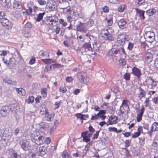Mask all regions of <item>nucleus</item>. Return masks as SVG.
Instances as JSON below:
<instances>
[{"mask_svg": "<svg viewBox=\"0 0 158 158\" xmlns=\"http://www.w3.org/2000/svg\"><path fill=\"white\" fill-rule=\"evenodd\" d=\"M109 56L114 61L118 60L119 62L118 64L120 66H124L126 65V61L123 58L121 57L120 53L118 50L113 48L109 52Z\"/></svg>", "mask_w": 158, "mask_h": 158, "instance_id": "nucleus-1", "label": "nucleus"}, {"mask_svg": "<svg viewBox=\"0 0 158 158\" xmlns=\"http://www.w3.org/2000/svg\"><path fill=\"white\" fill-rule=\"evenodd\" d=\"M17 106L13 104L10 106H6L2 107L0 110V114L2 117L7 116L10 112H15L17 110Z\"/></svg>", "mask_w": 158, "mask_h": 158, "instance_id": "nucleus-2", "label": "nucleus"}, {"mask_svg": "<svg viewBox=\"0 0 158 158\" xmlns=\"http://www.w3.org/2000/svg\"><path fill=\"white\" fill-rule=\"evenodd\" d=\"M31 137L32 141L38 145H41L43 143L44 137L42 135H40L39 131L31 133Z\"/></svg>", "mask_w": 158, "mask_h": 158, "instance_id": "nucleus-3", "label": "nucleus"}, {"mask_svg": "<svg viewBox=\"0 0 158 158\" xmlns=\"http://www.w3.org/2000/svg\"><path fill=\"white\" fill-rule=\"evenodd\" d=\"M148 28H146L145 29L146 40L148 42L152 43L153 42L155 39V35L154 33L150 31H147Z\"/></svg>", "mask_w": 158, "mask_h": 158, "instance_id": "nucleus-4", "label": "nucleus"}, {"mask_svg": "<svg viewBox=\"0 0 158 158\" xmlns=\"http://www.w3.org/2000/svg\"><path fill=\"white\" fill-rule=\"evenodd\" d=\"M129 102V101L128 100L124 99L123 100L120 109V111L121 114H123L124 113H128L129 110L128 105V103Z\"/></svg>", "mask_w": 158, "mask_h": 158, "instance_id": "nucleus-5", "label": "nucleus"}, {"mask_svg": "<svg viewBox=\"0 0 158 158\" xmlns=\"http://www.w3.org/2000/svg\"><path fill=\"white\" fill-rule=\"evenodd\" d=\"M56 22L54 20L47 19L43 21L41 23L42 25L48 26L49 28L52 29L53 26L56 25Z\"/></svg>", "mask_w": 158, "mask_h": 158, "instance_id": "nucleus-6", "label": "nucleus"}, {"mask_svg": "<svg viewBox=\"0 0 158 158\" xmlns=\"http://www.w3.org/2000/svg\"><path fill=\"white\" fill-rule=\"evenodd\" d=\"M0 22L2 25L7 29H10L13 26L12 23L7 19L5 18L0 19Z\"/></svg>", "mask_w": 158, "mask_h": 158, "instance_id": "nucleus-7", "label": "nucleus"}, {"mask_svg": "<svg viewBox=\"0 0 158 158\" xmlns=\"http://www.w3.org/2000/svg\"><path fill=\"white\" fill-rule=\"evenodd\" d=\"M77 78L81 83H86L89 81V79L86 77V74L84 72L79 73L77 75Z\"/></svg>", "mask_w": 158, "mask_h": 158, "instance_id": "nucleus-8", "label": "nucleus"}, {"mask_svg": "<svg viewBox=\"0 0 158 158\" xmlns=\"http://www.w3.org/2000/svg\"><path fill=\"white\" fill-rule=\"evenodd\" d=\"M6 153L9 156L10 158H22L21 155L12 149H9L6 152Z\"/></svg>", "mask_w": 158, "mask_h": 158, "instance_id": "nucleus-9", "label": "nucleus"}, {"mask_svg": "<svg viewBox=\"0 0 158 158\" xmlns=\"http://www.w3.org/2000/svg\"><path fill=\"white\" fill-rule=\"evenodd\" d=\"M126 34L123 33L119 34L117 36V41L121 45H123L126 40Z\"/></svg>", "mask_w": 158, "mask_h": 158, "instance_id": "nucleus-10", "label": "nucleus"}, {"mask_svg": "<svg viewBox=\"0 0 158 158\" xmlns=\"http://www.w3.org/2000/svg\"><path fill=\"white\" fill-rule=\"evenodd\" d=\"M20 144L21 148L24 151L30 149L31 148V144L30 142L27 140H23L20 141Z\"/></svg>", "mask_w": 158, "mask_h": 158, "instance_id": "nucleus-11", "label": "nucleus"}, {"mask_svg": "<svg viewBox=\"0 0 158 158\" xmlns=\"http://www.w3.org/2000/svg\"><path fill=\"white\" fill-rule=\"evenodd\" d=\"M92 52L98 51L99 50L100 44L98 41H94L92 43Z\"/></svg>", "mask_w": 158, "mask_h": 158, "instance_id": "nucleus-12", "label": "nucleus"}, {"mask_svg": "<svg viewBox=\"0 0 158 158\" xmlns=\"http://www.w3.org/2000/svg\"><path fill=\"white\" fill-rule=\"evenodd\" d=\"M83 50L85 52L88 51L92 52V47L89 43H85L82 46V51H83Z\"/></svg>", "mask_w": 158, "mask_h": 158, "instance_id": "nucleus-13", "label": "nucleus"}, {"mask_svg": "<svg viewBox=\"0 0 158 158\" xmlns=\"http://www.w3.org/2000/svg\"><path fill=\"white\" fill-rule=\"evenodd\" d=\"M117 117L115 116H111L110 117L109 119V123L107 124V125L108 126L109 125H112L116 124L117 123Z\"/></svg>", "mask_w": 158, "mask_h": 158, "instance_id": "nucleus-14", "label": "nucleus"}, {"mask_svg": "<svg viewBox=\"0 0 158 158\" xmlns=\"http://www.w3.org/2000/svg\"><path fill=\"white\" fill-rule=\"evenodd\" d=\"M104 35H105L103 36L104 39L106 40L110 41H113L114 39V38L113 36V35L104 33Z\"/></svg>", "mask_w": 158, "mask_h": 158, "instance_id": "nucleus-15", "label": "nucleus"}, {"mask_svg": "<svg viewBox=\"0 0 158 158\" xmlns=\"http://www.w3.org/2000/svg\"><path fill=\"white\" fill-rule=\"evenodd\" d=\"M40 56L43 59H46L49 56V53L48 52L41 51L39 53Z\"/></svg>", "mask_w": 158, "mask_h": 158, "instance_id": "nucleus-16", "label": "nucleus"}, {"mask_svg": "<svg viewBox=\"0 0 158 158\" xmlns=\"http://www.w3.org/2000/svg\"><path fill=\"white\" fill-rule=\"evenodd\" d=\"M3 81L9 85H15L17 84V82L15 81H12L11 79L8 78H4L3 79Z\"/></svg>", "mask_w": 158, "mask_h": 158, "instance_id": "nucleus-17", "label": "nucleus"}, {"mask_svg": "<svg viewBox=\"0 0 158 158\" xmlns=\"http://www.w3.org/2000/svg\"><path fill=\"white\" fill-rule=\"evenodd\" d=\"M146 60L148 62L150 63L152 61V55L151 52H147L145 54Z\"/></svg>", "mask_w": 158, "mask_h": 158, "instance_id": "nucleus-18", "label": "nucleus"}, {"mask_svg": "<svg viewBox=\"0 0 158 158\" xmlns=\"http://www.w3.org/2000/svg\"><path fill=\"white\" fill-rule=\"evenodd\" d=\"M45 112L44 113L45 114V116L47 120L49 122H51L53 118V116H52V114H49L47 112L48 110L46 109H44Z\"/></svg>", "mask_w": 158, "mask_h": 158, "instance_id": "nucleus-19", "label": "nucleus"}, {"mask_svg": "<svg viewBox=\"0 0 158 158\" xmlns=\"http://www.w3.org/2000/svg\"><path fill=\"white\" fill-rule=\"evenodd\" d=\"M126 22L123 19H121L118 22V24L119 27L122 29L126 27Z\"/></svg>", "mask_w": 158, "mask_h": 158, "instance_id": "nucleus-20", "label": "nucleus"}, {"mask_svg": "<svg viewBox=\"0 0 158 158\" xmlns=\"http://www.w3.org/2000/svg\"><path fill=\"white\" fill-rule=\"evenodd\" d=\"M135 10L139 16H140V18L142 19H144L145 18L144 16L145 12L138 8L135 9Z\"/></svg>", "mask_w": 158, "mask_h": 158, "instance_id": "nucleus-21", "label": "nucleus"}, {"mask_svg": "<svg viewBox=\"0 0 158 158\" xmlns=\"http://www.w3.org/2000/svg\"><path fill=\"white\" fill-rule=\"evenodd\" d=\"M139 91L138 92V96L141 99L142 98L144 97L146 94V92L144 91L142 88L139 87L138 88Z\"/></svg>", "mask_w": 158, "mask_h": 158, "instance_id": "nucleus-22", "label": "nucleus"}, {"mask_svg": "<svg viewBox=\"0 0 158 158\" xmlns=\"http://www.w3.org/2000/svg\"><path fill=\"white\" fill-rule=\"evenodd\" d=\"M144 110H145L144 107L143 106L141 109L140 112L139 114H138L137 115L136 119H137V122H139L141 121V120L142 119L143 112H144Z\"/></svg>", "mask_w": 158, "mask_h": 158, "instance_id": "nucleus-23", "label": "nucleus"}, {"mask_svg": "<svg viewBox=\"0 0 158 158\" xmlns=\"http://www.w3.org/2000/svg\"><path fill=\"white\" fill-rule=\"evenodd\" d=\"M133 73L138 77H139L141 75L140 70L139 69L134 67L132 69Z\"/></svg>", "mask_w": 158, "mask_h": 158, "instance_id": "nucleus-24", "label": "nucleus"}, {"mask_svg": "<svg viewBox=\"0 0 158 158\" xmlns=\"http://www.w3.org/2000/svg\"><path fill=\"white\" fill-rule=\"evenodd\" d=\"M87 132H85L83 133L85 135L83 137V140L86 143L90 141V137L91 136L92 134H89L88 135H87Z\"/></svg>", "mask_w": 158, "mask_h": 158, "instance_id": "nucleus-25", "label": "nucleus"}, {"mask_svg": "<svg viewBox=\"0 0 158 158\" xmlns=\"http://www.w3.org/2000/svg\"><path fill=\"white\" fill-rule=\"evenodd\" d=\"M42 60L46 64H51L55 63L56 62V60H53L52 59H48V58L46 59H42Z\"/></svg>", "mask_w": 158, "mask_h": 158, "instance_id": "nucleus-26", "label": "nucleus"}, {"mask_svg": "<svg viewBox=\"0 0 158 158\" xmlns=\"http://www.w3.org/2000/svg\"><path fill=\"white\" fill-rule=\"evenodd\" d=\"M151 131H158V123L154 122L152 125L151 127Z\"/></svg>", "mask_w": 158, "mask_h": 158, "instance_id": "nucleus-27", "label": "nucleus"}, {"mask_svg": "<svg viewBox=\"0 0 158 158\" xmlns=\"http://www.w3.org/2000/svg\"><path fill=\"white\" fill-rule=\"evenodd\" d=\"M156 10L154 9H152L147 10L146 12L147 14L149 16L152 15L156 12Z\"/></svg>", "mask_w": 158, "mask_h": 158, "instance_id": "nucleus-28", "label": "nucleus"}, {"mask_svg": "<svg viewBox=\"0 0 158 158\" xmlns=\"http://www.w3.org/2000/svg\"><path fill=\"white\" fill-rule=\"evenodd\" d=\"M45 13H40L38 15H36L37 18L36 19V20L37 22H39L43 18L44 15Z\"/></svg>", "mask_w": 158, "mask_h": 158, "instance_id": "nucleus-29", "label": "nucleus"}, {"mask_svg": "<svg viewBox=\"0 0 158 158\" xmlns=\"http://www.w3.org/2000/svg\"><path fill=\"white\" fill-rule=\"evenodd\" d=\"M106 112L105 110H102L99 111V112L97 114L100 118H102V119H104L106 116L103 115V114H105Z\"/></svg>", "mask_w": 158, "mask_h": 158, "instance_id": "nucleus-30", "label": "nucleus"}, {"mask_svg": "<svg viewBox=\"0 0 158 158\" xmlns=\"http://www.w3.org/2000/svg\"><path fill=\"white\" fill-rule=\"evenodd\" d=\"M39 151L42 154H45L46 152V147L44 146H40L39 148Z\"/></svg>", "mask_w": 158, "mask_h": 158, "instance_id": "nucleus-31", "label": "nucleus"}, {"mask_svg": "<svg viewBox=\"0 0 158 158\" xmlns=\"http://www.w3.org/2000/svg\"><path fill=\"white\" fill-rule=\"evenodd\" d=\"M23 35L26 37H27L30 35V30H25L23 29Z\"/></svg>", "mask_w": 158, "mask_h": 158, "instance_id": "nucleus-32", "label": "nucleus"}, {"mask_svg": "<svg viewBox=\"0 0 158 158\" xmlns=\"http://www.w3.org/2000/svg\"><path fill=\"white\" fill-rule=\"evenodd\" d=\"M106 20L107 22L106 23V25L107 26L111 25L113 23L112 17H110L109 18H107L106 19Z\"/></svg>", "mask_w": 158, "mask_h": 158, "instance_id": "nucleus-33", "label": "nucleus"}, {"mask_svg": "<svg viewBox=\"0 0 158 158\" xmlns=\"http://www.w3.org/2000/svg\"><path fill=\"white\" fill-rule=\"evenodd\" d=\"M35 156V153H29L26 154L25 158H34Z\"/></svg>", "mask_w": 158, "mask_h": 158, "instance_id": "nucleus-34", "label": "nucleus"}, {"mask_svg": "<svg viewBox=\"0 0 158 158\" xmlns=\"http://www.w3.org/2000/svg\"><path fill=\"white\" fill-rule=\"evenodd\" d=\"M16 91L20 95H23L25 94L24 90L22 88H16Z\"/></svg>", "mask_w": 158, "mask_h": 158, "instance_id": "nucleus-35", "label": "nucleus"}, {"mask_svg": "<svg viewBox=\"0 0 158 158\" xmlns=\"http://www.w3.org/2000/svg\"><path fill=\"white\" fill-rule=\"evenodd\" d=\"M31 27L32 26L31 23L28 22L25 25L23 29L27 30H30Z\"/></svg>", "mask_w": 158, "mask_h": 158, "instance_id": "nucleus-36", "label": "nucleus"}, {"mask_svg": "<svg viewBox=\"0 0 158 158\" xmlns=\"http://www.w3.org/2000/svg\"><path fill=\"white\" fill-rule=\"evenodd\" d=\"M106 32L104 33H106L108 34L113 35L114 32V30L111 27H108L106 29Z\"/></svg>", "mask_w": 158, "mask_h": 158, "instance_id": "nucleus-37", "label": "nucleus"}, {"mask_svg": "<svg viewBox=\"0 0 158 158\" xmlns=\"http://www.w3.org/2000/svg\"><path fill=\"white\" fill-rule=\"evenodd\" d=\"M77 28L78 31H81L83 29V25L82 24L80 23L77 26Z\"/></svg>", "mask_w": 158, "mask_h": 158, "instance_id": "nucleus-38", "label": "nucleus"}, {"mask_svg": "<svg viewBox=\"0 0 158 158\" xmlns=\"http://www.w3.org/2000/svg\"><path fill=\"white\" fill-rule=\"evenodd\" d=\"M150 80L151 81V83L152 87L151 88L153 89L156 86V82L152 78H151Z\"/></svg>", "mask_w": 158, "mask_h": 158, "instance_id": "nucleus-39", "label": "nucleus"}, {"mask_svg": "<svg viewBox=\"0 0 158 158\" xmlns=\"http://www.w3.org/2000/svg\"><path fill=\"white\" fill-rule=\"evenodd\" d=\"M152 146L155 148H158V139H155L154 140Z\"/></svg>", "mask_w": 158, "mask_h": 158, "instance_id": "nucleus-40", "label": "nucleus"}, {"mask_svg": "<svg viewBox=\"0 0 158 158\" xmlns=\"http://www.w3.org/2000/svg\"><path fill=\"white\" fill-rule=\"evenodd\" d=\"M41 93L43 97H46L47 96V89L44 88L41 89Z\"/></svg>", "mask_w": 158, "mask_h": 158, "instance_id": "nucleus-41", "label": "nucleus"}, {"mask_svg": "<svg viewBox=\"0 0 158 158\" xmlns=\"http://www.w3.org/2000/svg\"><path fill=\"white\" fill-rule=\"evenodd\" d=\"M26 101L28 103L33 102L34 101V97L33 96L30 97L26 100Z\"/></svg>", "mask_w": 158, "mask_h": 158, "instance_id": "nucleus-42", "label": "nucleus"}, {"mask_svg": "<svg viewBox=\"0 0 158 158\" xmlns=\"http://www.w3.org/2000/svg\"><path fill=\"white\" fill-rule=\"evenodd\" d=\"M9 53V52L6 50L0 51V55L5 56Z\"/></svg>", "mask_w": 158, "mask_h": 158, "instance_id": "nucleus-43", "label": "nucleus"}, {"mask_svg": "<svg viewBox=\"0 0 158 158\" xmlns=\"http://www.w3.org/2000/svg\"><path fill=\"white\" fill-rule=\"evenodd\" d=\"M77 118L80 119L81 120H82L83 119H85V118H83V114H81V113L76 114H75Z\"/></svg>", "mask_w": 158, "mask_h": 158, "instance_id": "nucleus-44", "label": "nucleus"}, {"mask_svg": "<svg viewBox=\"0 0 158 158\" xmlns=\"http://www.w3.org/2000/svg\"><path fill=\"white\" fill-rule=\"evenodd\" d=\"M20 2L17 1L14 2L13 5V7L15 9L17 10V8L19 6V5L20 4Z\"/></svg>", "mask_w": 158, "mask_h": 158, "instance_id": "nucleus-45", "label": "nucleus"}, {"mask_svg": "<svg viewBox=\"0 0 158 158\" xmlns=\"http://www.w3.org/2000/svg\"><path fill=\"white\" fill-rule=\"evenodd\" d=\"M126 7V6L125 5H122L118 8V10L120 12H122L125 8Z\"/></svg>", "mask_w": 158, "mask_h": 158, "instance_id": "nucleus-46", "label": "nucleus"}, {"mask_svg": "<svg viewBox=\"0 0 158 158\" xmlns=\"http://www.w3.org/2000/svg\"><path fill=\"white\" fill-rule=\"evenodd\" d=\"M59 22L60 23L62 24V26L64 27L67 24V23L65 22L63 19H59Z\"/></svg>", "mask_w": 158, "mask_h": 158, "instance_id": "nucleus-47", "label": "nucleus"}, {"mask_svg": "<svg viewBox=\"0 0 158 158\" xmlns=\"http://www.w3.org/2000/svg\"><path fill=\"white\" fill-rule=\"evenodd\" d=\"M38 3L41 5H43L46 4V2L44 0H38Z\"/></svg>", "mask_w": 158, "mask_h": 158, "instance_id": "nucleus-48", "label": "nucleus"}, {"mask_svg": "<svg viewBox=\"0 0 158 158\" xmlns=\"http://www.w3.org/2000/svg\"><path fill=\"white\" fill-rule=\"evenodd\" d=\"M100 117L98 114H95L94 115H93L91 118L92 120H95L99 118Z\"/></svg>", "mask_w": 158, "mask_h": 158, "instance_id": "nucleus-49", "label": "nucleus"}, {"mask_svg": "<svg viewBox=\"0 0 158 158\" xmlns=\"http://www.w3.org/2000/svg\"><path fill=\"white\" fill-rule=\"evenodd\" d=\"M54 31L56 34H58L60 30V28L58 26H56L55 29H54Z\"/></svg>", "mask_w": 158, "mask_h": 158, "instance_id": "nucleus-50", "label": "nucleus"}, {"mask_svg": "<svg viewBox=\"0 0 158 158\" xmlns=\"http://www.w3.org/2000/svg\"><path fill=\"white\" fill-rule=\"evenodd\" d=\"M123 150H124L126 155L128 157L130 156V155L128 150L126 148H123Z\"/></svg>", "mask_w": 158, "mask_h": 158, "instance_id": "nucleus-51", "label": "nucleus"}, {"mask_svg": "<svg viewBox=\"0 0 158 158\" xmlns=\"http://www.w3.org/2000/svg\"><path fill=\"white\" fill-rule=\"evenodd\" d=\"M140 135V134L139 133V132H135L133 135L132 137L133 138H136V137H138Z\"/></svg>", "mask_w": 158, "mask_h": 158, "instance_id": "nucleus-52", "label": "nucleus"}, {"mask_svg": "<svg viewBox=\"0 0 158 158\" xmlns=\"http://www.w3.org/2000/svg\"><path fill=\"white\" fill-rule=\"evenodd\" d=\"M61 103V101L56 102L55 103V109H57L58 108Z\"/></svg>", "mask_w": 158, "mask_h": 158, "instance_id": "nucleus-53", "label": "nucleus"}, {"mask_svg": "<svg viewBox=\"0 0 158 158\" xmlns=\"http://www.w3.org/2000/svg\"><path fill=\"white\" fill-rule=\"evenodd\" d=\"M66 80L67 82H71L72 81L73 79L71 77H66Z\"/></svg>", "mask_w": 158, "mask_h": 158, "instance_id": "nucleus-54", "label": "nucleus"}, {"mask_svg": "<svg viewBox=\"0 0 158 158\" xmlns=\"http://www.w3.org/2000/svg\"><path fill=\"white\" fill-rule=\"evenodd\" d=\"M6 15V13L4 11H1L0 12V19L3 18V17Z\"/></svg>", "mask_w": 158, "mask_h": 158, "instance_id": "nucleus-55", "label": "nucleus"}, {"mask_svg": "<svg viewBox=\"0 0 158 158\" xmlns=\"http://www.w3.org/2000/svg\"><path fill=\"white\" fill-rule=\"evenodd\" d=\"M108 130L110 131H113L115 132V131H117V129L114 127H110L108 128Z\"/></svg>", "mask_w": 158, "mask_h": 158, "instance_id": "nucleus-56", "label": "nucleus"}, {"mask_svg": "<svg viewBox=\"0 0 158 158\" xmlns=\"http://www.w3.org/2000/svg\"><path fill=\"white\" fill-rule=\"evenodd\" d=\"M130 75L129 73H126L124 75V78L126 80L130 79Z\"/></svg>", "mask_w": 158, "mask_h": 158, "instance_id": "nucleus-57", "label": "nucleus"}, {"mask_svg": "<svg viewBox=\"0 0 158 158\" xmlns=\"http://www.w3.org/2000/svg\"><path fill=\"white\" fill-rule=\"evenodd\" d=\"M32 9L31 8H29L27 10L26 13L27 15H31V12H32Z\"/></svg>", "mask_w": 158, "mask_h": 158, "instance_id": "nucleus-58", "label": "nucleus"}, {"mask_svg": "<svg viewBox=\"0 0 158 158\" xmlns=\"http://www.w3.org/2000/svg\"><path fill=\"white\" fill-rule=\"evenodd\" d=\"M133 60L134 61H138L139 60L138 56L136 55H134L133 56Z\"/></svg>", "mask_w": 158, "mask_h": 158, "instance_id": "nucleus-59", "label": "nucleus"}, {"mask_svg": "<svg viewBox=\"0 0 158 158\" xmlns=\"http://www.w3.org/2000/svg\"><path fill=\"white\" fill-rule=\"evenodd\" d=\"M137 132H139L140 134L141 133L143 132V127L141 126H139L137 128Z\"/></svg>", "mask_w": 158, "mask_h": 158, "instance_id": "nucleus-60", "label": "nucleus"}, {"mask_svg": "<svg viewBox=\"0 0 158 158\" xmlns=\"http://www.w3.org/2000/svg\"><path fill=\"white\" fill-rule=\"evenodd\" d=\"M67 90V89L65 87H62L60 89V92L63 93H64L66 92Z\"/></svg>", "mask_w": 158, "mask_h": 158, "instance_id": "nucleus-61", "label": "nucleus"}, {"mask_svg": "<svg viewBox=\"0 0 158 158\" xmlns=\"http://www.w3.org/2000/svg\"><path fill=\"white\" fill-rule=\"evenodd\" d=\"M35 58H31L29 61V64H34L35 62Z\"/></svg>", "mask_w": 158, "mask_h": 158, "instance_id": "nucleus-62", "label": "nucleus"}, {"mask_svg": "<svg viewBox=\"0 0 158 158\" xmlns=\"http://www.w3.org/2000/svg\"><path fill=\"white\" fill-rule=\"evenodd\" d=\"M56 126H53L50 129V134H51L52 133L53 131L56 129Z\"/></svg>", "mask_w": 158, "mask_h": 158, "instance_id": "nucleus-63", "label": "nucleus"}, {"mask_svg": "<svg viewBox=\"0 0 158 158\" xmlns=\"http://www.w3.org/2000/svg\"><path fill=\"white\" fill-rule=\"evenodd\" d=\"M153 101L154 103L156 104H157L158 103V97H155L153 99Z\"/></svg>", "mask_w": 158, "mask_h": 158, "instance_id": "nucleus-64", "label": "nucleus"}]
</instances>
